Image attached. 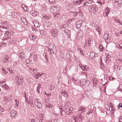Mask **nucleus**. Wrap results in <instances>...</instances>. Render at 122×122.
<instances>
[{"instance_id": "nucleus-1", "label": "nucleus", "mask_w": 122, "mask_h": 122, "mask_svg": "<svg viewBox=\"0 0 122 122\" xmlns=\"http://www.w3.org/2000/svg\"><path fill=\"white\" fill-rule=\"evenodd\" d=\"M22 76L21 75H17L15 77L16 82L18 85H21L22 84L23 81H22Z\"/></svg>"}, {"instance_id": "nucleus-2", "label": "nucleus", "mask_w": 122, "mask_h": 122, "mask_svg": "<svg viewBox=\"0 0 122 122\" xmlns=\"http://www.w3.org/2000/svg\"><path fill=\"white\" fill-rule=\"evenodd\" d=\"M67 104V103H66V106H65L64 107V109H65V111L67 115H70L72 113L71 111L72 110L73 108L72 107H67L66 106Z\"/></svg>"}, {"instance_id": "nucleus-3", "label": "nucleus", "mask_w": 122, "mask_h": 122, "mask_svg": "<svg viewBox=\"0 0 122 122\" xmlns=\"http://www.w3.org/2000/svg\"><path fill=\"white\" fill-rule=\"evenodd\" d=\"M40 100L38 99H35L34 100L35 104L36 107L38 108H40L41 107L42 104L40 102Z\"/></svg>"}, {"instance_id": "nucleus-4", "label": "nucleus", "mask_w": 122, "mask_h": 122, "mask_svg": "<svg viewBox=\"0 0 122 122\" xmlns=\"http://www.w3.org/2000/svg\"><path fill=\"white\" fill-rule=\"evenodd\" d=\"M59 10V8L57 6H53L50 8V12L54 13L55 12L56 13L57 11Z\"/></svg>"}, {"instance_id": "nucleus-5", "label": "nucleus", "mask_w": 122, "mask_h": 122, "mask_svg": "<svg viewBox=\"0 0 122 122\" xmlns=\"http://www.w3.org/2000/svg\"><path fill=\"white\" fill-rule=\"evenodd\" d=\"M89 9L90 11H91V12L93 13L94 14L95 13L98 9V8L97 7H96L95 6H90L89 8Z\"/></svg>"}, {"instance_id": "nucleus-6", "label": "nucleus", "mask_w": 122, "mask_h": 122, "mask_svg": "<svg viewBox=\"0 0 122 122\" xmlns=\"http://www.w3.org/2000/svg\"><path fill=\"white\" fill-rule=\"evenodd\" d=\"M103 38L105 41L107 42H109L110 41L109 35L107 34H105L103 36Z\"/></svg>"}, {"instance_id": "nucleus-7", "label": "nucleus", "mask_w": 122, "mask_h": 122, "mask_svg": "<svg viewBox=\"0 0 122 122\" xmlns=\"http://www.w3.org/2000/svg\"><path fill=\"white\" fill-rule=\"evenodd\" d=\"M16 111L14 110L11 111L10 113L11 117L12 118L15 117L16 115Z\"/></svg>"}, {"instance_id": "nucleus-8", "label": "nucleus", "mask_w": 122, "mask_h": 122, "mask_svg": "<svg viewBox=\"0 0 122 122\" xmlns=\"http://www.w3.org/2000/svg\"><path fill=\"white\" fill-rule=\"evenodd\" d=\"M76 117L77 118L78 120L80 121H82L84 118V117L81 116L80 114H77L76 115Z\"/></svg>"}, {"instance_id": "nucleus-9", "label": "nucleus", "mask_w": 122, "mask_h": 122, "mask_svg": "<svg viewBox=\"0 0 122 122\" xmlns=\"http://www.w3.org/2000/svg\"><path fill=\"white\" fill-rule=\"evenodd\" d=\"M82 21L80 20L77 22L76 23V27L77 28H79L81 25Z\"/></svg>"}, {"instance_id": "nucleus-10", "label": "nucleus", "mask_w": 122, "mask_h": 122, "mask_svg": "<svg viewBox=\"0 0 122 122\" xmlns=\"http://www.w3.org/2000/svg\"><path fill=\"white\" fill-rule=\"evenodd\" d=\"M66 28V26L64 25H60V28L63 30H64V31L65 32L67 33L68 31V30L67 29H64Z\"/></svg>"}, {"instance_id": "nucleus-11", "label": "nucleus", "mask_w": 122, "mask_h": 122, "mask_svg": "<svg viewBox=\"0 0 122 122\" xmlns=\"http://www.w3.org/2000/svg\"><path fill=\"white\" fill-rule=\"evenodd\" d=\"M57 31L56 29H53L52 31V34L53 36H56L57 35Z\"/></svg>"}, {"instance_id": "nucleus-12", "label": "nucleus", "mask_w": 122, "mask_h": 122, "mask_svg": "<svg viewBox=\"0 0 122 122\" xmlns=\"http://www.w3.org/2000/svg\"><path fill=\"white\" fill-rule=\"evenodd\" d=\"M86 81V79H81L80 81V83L81 85H84L85 84V81Z\"/></svg>"}, {"instance_id": "nucleus-13", "label": "nucleus", "mask_w": 122, "mask_h": 122, "mask_svg": "<svg viewBox=\"0 0 122 122\" xmlns=\"http://www.w3.org/2000/svg\"><path fill=\"white\" fill-rule=\"evenodd\" d=\"M67 92H66L64 91H63L61 92V94L63 96H64L65 98L68 97Z\"/></svg>"}, {"instance_id": "nucleus-14", "label": "nucleus", "mask_w": 122, "mask_h": 122, "mask_svg": "<svg viewBox=\"0 0 122 122\" xmlns=\"http://www.w3.org/2000/svg\"><path fill=\"white\" fill-rule=\"evenodd\" d=\"M89 57L91 59H93L95 58V54L94 52H92L90 53Z\"/></svg>"}, {"instance_id": "nucleus-15", "label": "nucleus", "mask_w": 122, "mask_h": 122, "mask_svg": "<svg viewBox=\"0 0 122 122\" xmlns=\"http://www.w3.org/2000/svg\"><path fill=\"white\" fill-rule=\"evenodd\" d=\"M48 50L49 51H50V53L51 55V51H52V53L54 54H56L57 52L55 48L53 50H51L49 49H48Z\"/></svg>"}, {"instance_id": "nucleus-16", "label": "nucleus", "mask_w": 122, "mask_h": 122, "mask_svg": "<svg viewBox=\"0 0 122 122\" xmlns=\"http://www.w3.org/2000/svg\"><path fill=\"white\" fill-rule=\"evenodd\" d=\"M30 12L32 13L34 16H37L39 15V13L36 11H34L33 10H32L30 11Z\"/></svg>"}, {"instance_id": "nucleus-17", "label": "nucleus", "mask_w": 122, "mask_h": 122, "mask_svg": "<svg viewBox=\"0 0 122 122\" xmlns=\"http://www.w3.org/2000/svg\"><path fill=\"white\" fill-rule=\"evenodd\" d=\"M107 56L106 57V62L107 63H108V61H110V60L111 59V56L109 55H107Z\"/></svg>"}, {"instance_id": "nucleus-18", "label": "nucleus", "mask_w": 122, "mask_h": 122, "mask_svg": "<svg viewBox=\"0 0 122 122\" xmlns=\"http://www.w3.org/2000/svg\"><path fill=\"white\" fill-rule=\"evenodd\" d=\"M21 20L22 22L25 25L27 24V22L25 18L24 17H22L21 18Z\"/></svg>"}, {"instance_id": "nucleus-19", "label": "nucleus", "mask_w": 122, "mask_h": 122, "mask_svg": "<svg viewBox=\"0 0 122 122\" xmlns=\"http://www.w3.org/2000/svg\"><path fill=\"white\" fill-rule=\"evenodd\" d=\"M85 111V108L81 107L79 111V112L80 113H81L82 112H84V111Z\"/></svg>"}, {"instance_id": "nucleus-20", "label": "nucleus", "mask_w": 122, "mask_h": 122, "mask_svg": "<svg viewBox=\"0 0 122 122\" xmlns=\"http://www.w3.org/2000/svg\"><path fill=\"white\" fill-rule=\"evenodd\" d=\"M21 59H23L25 56V54L23 52H22L20 53L19 54Z\"/></svg>"}, {"instance_id": "nucleus-21", "label": "nucleus", "mask_w": 122, "mask_h": 122, "mask_svg": "<svg viewBox=\"0 0 122 122\" xmlns=\"http://www.w3.org/2000/svg\"><path fill=\"white\" fill-rule=\"evenodd\" d=\"M9 57L7 56H6L5 58L3 59V61L4 63H7L8 62L9 60L8 59Z\"/></svg>"}, {"instance_id": "nucleus-22", "label": "nucleus", "mask_w": 122, "mask_h": 122, "mask_svg": "<svg viewBox=\"0 0 122 122\" xmlns=\"http://www.w3.org/2000/svg\"><path fill=\"white\" fill-rule=\"evenodd\" d=\"M21 7L25 10L26 11L27 10V6L24 4L22 5Z\"/></svg>"}, {"instance_id": "nucleus-23", "label": "nucleus", "mask_w": 122, "mask_h": 122, "mask_svg": "<svg viewBox=\"0 0 122 122\" xmlns=\"http://www.w3.org/2000/svg\"><path fill=\"white\" fill-rule=\"evenodd\" d=\"M66 58L68 60L71 61V56H70V54L69 53H68L66 54Z\"/></svg>"}, {"instance_id": "nucleus-24", "label": "nucleus", "mask_w": 122, "mask_h": 122, "mask_svg": "<svg viewBox=\"0 0 122 122\" xmlns=\"http://www.w3.org/2000/svg\"><path fill=\"white\" fill-rule=\"evenodd\" d=\"M35 26L36 27H38L40 26V24H39L38 22H35L34 23Z\"/></svg>"}, {"instance_id": "nucleus-25", "label": "nucleus", "mask_w": 122, "mask_h": 122, "mask_svg": "<svg viewBox=\"0 0 122 122\" xmlns=\"http://www.w3.org/2000/svg\"><path fill=\"white\" fill-rule=\"evenodd\" d=\"M114 6L116 7L117 6L120 7L121 6V5H119V4L117 3V2H115H115L114 3Z\"/></svg>"}, {"instance_id": "nucleus-26", "label": "nucleus", "mask_w": 122, "mask_h": 122, "mask_svg": "<svg viewBox=\"0 0 122 122\" xmlns=\"http://www.w3.org/2000/svg\"><path fill=\"white\" fill-rule=\"evenodd\" d=\"M85 84L84 85L85 86H88L89 85V84L90 83V82L88 80H86V81H85Z\"/></svg>"}, {"instance_id": "nucleus-27", "label": "nucleus", "mask_w": 122, "mask_h": 122, "mask_svg": "<svg viewBox=\"0 0 122 122\" xmlns=\"http://www.w3.org/2000/svg\"><path fill=\"white\" fill-rule=\"evenodd\" d=\"M45 107H46L49 108H51L52 107V106L49 103L48 104H46L45 105Z\"/></svg>"}, {"instance_id": "nucleus-28", "label": "nucleus", "mask_w": 122, "mask_h": 122, "mask_svg": "<svg viewBox=\"0 0 122 122\" xmlns=\"http://www.w3.org/2000/svg\"><path fill=\"white\" fill-rule=\"evenodd\" d=\"M40 34L43 35V36H44L46 34V32L43 30H40Z\"/></svg>"}, {"instance_id": "nucleus-29", "label": "nucleus", "mask_w": 122, "mask_h": 122, "mask_svg": "<svg viewBox=\"0 0 122 122\" xmlns=\"http://www.w3.org/2000/svg\"><path fill=\"white\" fill-rule=\"evenodd\" d=\"M99 48L100 49V51H103L104 50V48L101 45H100L99 46Z\"/></svg>"}, {"instance_id": "nucleus-30", "label": "nucleus", "mask_w": 122, "mask_h": 122, "mask_svg": "<svg viewBox=\"0 0 122 122\" xmlns=\"http://www.w3.org/2000/svg\"><path fill=\"white\" fill-rule=\"evenodd\" d=\"M115 1L117 2L119 5H121L122 3V0H115Z\"/></svg>"}, {"instance_id": "nucleus-31", "label": "nucleus", "mask_w": 122, "mask_h": 122, "mask_svg": "<svg viewBox=\"0 0 122 122\" xmlns=\"http://www.w3.org/2000/svg\"><path fill=\"white\" fill-rule=\"evenodd\" d=\"M49 47L48 49H50L51 50H53L55 48V46L51 45L49 46Z\"/></svg>"}, {"instance_id": "nucleus-32", "label": "nucleus", "mask_w": 122, "mask_h": 122, "mask_svg": "<svg viewBox=\"0 0 122 122\" xmlns=\"http://www.w3.org/2000/svg\"><path fill=\"white\" fill-rule=\"evenodd\" d=\"M110 12L109 10H107V12L105 13H104L103 15L104 16H107L108 15V13Z\"/></svg>"}, {"instance_id": "nucleus-33", "label": "nucleus", "mask_w": 122, "mask_h": 122, "mask_svg": "<svg viewBox=\"0 0 122 122\" xmlns=\"http://www.w3.org/2000/svg\"><path fill=\"white\" fill-rule=\"evenodd\" d=\"M36 36L34 35L31 36H30V38L31 40L34 41L36 39Z\"/></svg>"}, {"instance_id": "nucleus-34", "label": "nucleus", "mask_w": 122, "mask_h": 122, "mask_svg": "<svg viewBox=\"0 0 122 122\" xmlns=\"http://www.w3.org/2000/svg\"><path fill=\"white\" fill-rule=\"evenodd\" d=\"M43 118V117L41 115L39 116V118L38 119V120L39 122H42Z\"/></svg>"}, {"instance_id": "nucleus-35", "label": "nucleus", "mask_w": 122, "mask_h": 122, "mask_svg": "<svg viewBox=\"0 0 122 122\" xmlns=\"http://www.w3.org/2000/svg\"><path fill=\"white\" fill-rule=\"evenodd\" d=\"M54 16L55 19L57 18L59 16V14L58 13H55V14H54Z\"/></svg>"}, {"instance_id": "nucleus-36", "label": "nucleus", "mask_w": 122, "mask_h": 122, "mask_svg": "<svg viewBox=\"0 0 122 122\" xmlns=\"http://www.w3.org/2000/svg\"><path fill=\"white\" fill-rule=\"evenodd\" d=\"M16 13L15 12H12V16L14 18H15L16 16Z\"/></svg>"}, {"instance_id": "nucleus-37", "label": "nucleus", "mask_w": 122, "mask_h": 122, "mask_svg": "<svg viewBox=\"0 0 122 122\" xmlns=\"http://www.w3.org/2000/svg\"><path fill=\"white\" fill-rule=\"evenodd\" d=\"M84 69H83V70H86V71H87L89 69L88 67L86 66H85L83 67Z\"/></svg>"}, {"instance_id": "nucleus-38", "label": "nucleus", "mask_w": 122, "mask_h": 122, "mask_svg": "<svg viewBox=\"0 0 122 122\" xmlns=\"http://www.w3.org/2000/svg\"><path fill=\"white\" fill-rule=\"evenodd\" d=\"M2 87H4L5 88L7 89L9 88L7 85V84H5V85H3L2 86Z\"/></svg>"}, {"instance_id": "nucleus-39", "label": "nucleus", "mask_w": 122, "mask_h": 122, "mask_svg": "<svg viewBox=\"0 0 122 122\" xmlns=\"http://www.w3.org/2000/svg\"><path fill=\"white\" fill-rule=\"evenodd\" d=\"M93 1V0H88L86 1V2L87 3L91 4L92 2Z\"/></svg>"}, {"instance_id": "nucleus-40", "label": "nucleus", "mask_w": 122, "mask_h": 122, "mask_svg": "<svg viewBox=\"0 0 122 122\" xmlns=\"http://www.w3.org/2000/svg\"><path fill=\"white\" fill-rule=\"evenodd\" d=\"M7 98L5 97H4V100L5 102L6 103H7L8 102V100L7 99Z\"/></svg>"}, {"instance_id": "nucleus-41", "label": "nucleus", "mask_w": 122, "mask_h": 122, "mask_svg": "<svg viewBox=\"0 0 122 122\" xmlns=\"http://www.w3.org/2000/svg\"><path fill=\"white\" fill-rule=\"evenodd\" d=\"M100 60L101 62L100 63V66H101V67L102 66L104 67V64L102 63V59H101Z\"/></svg>"}, {"instance_id": "nucleus-42", "label": "nucleus", "mask_w": 122, "mask_h": 122, "mask_svg": "<svg viewBox=\"0 0 122 122\" xmlns=\"http://www.w3.org/2000/svg\"><path fill=\"white\" fill-rule=\"evenodd\" d=\"M3 28L4 29H9V27L7 25H5L3 26Z\"/></svg>"}, {"instance_id": "nucleus-43", "label": "nucleus", "mask_w": 122, "mask_h": 122, "mask_svg": "<svg viewBox=\"0 0 122 122\" xmlns=\"http://www.w3.org/2000/svg\"><path fill=\"white\" fill-rule=\"evenodd\" d=\"M15 101L16 102V104L15 105V107H17L18 106V104H19V102L17 100H15Z\"/></svg>"}, {"instance_id": "nucleus-44", "label": "nucleus", "mask_w": 122, "mask_h": 122, "mask_svg": "<svg viewBox=\"0 0 122 122\" xmlns=\"http://www.w3.org/2000/svg\"><path fill=\"white\" fill-rule=\"evenodd\" d=\"M2 70L3 71V72L4 73H5V74H6L7 73V72L6 71V70H5L3 69V68H2Z\"/></svg>"}, {"instance_id": "nucleus-45", "label": "nucleus", "mask_w": 122, "mask_h": 122, "mask_svg": "<svg viewBox=\"0 0 122 122\" xmlns=\"http://www.w3.org/2000/svg\"><path fill=\"white\" fill-rule=\"evenodd\" d=\"M43 17L47 20H48L50 18L49 17L47 16H44Z\"/></svg>"}, {"instance_id": "nucleus-46", "label": "nucleus", "mask_w": 122, "mask_h": 122, "mask_svg": "<svg viewBox=\"0 0 122 122\" xmlns=\"http://www.w3.org/2000/svg\"><path fill=\"white\" fill-rule=\"evenodd\" d=\"M49 1L50 3H54L55 1V0H49Z\"/></svg>"}, {"instance_id": "nucleus-47", "label": "nucleus", "mask_w": 122, "mask_h": 122, "mask_svg": "<svg viewBox=\"0 0 122 122\" xmlns=\"http://www.w3.org/2000/svg\"><path fill=\"white\" fill-rule=\"evenodd\" d=\"M120 107H121L122 108V104L121 103H120L119 104L118 106V107L119 108Z\"/></svg>"}, {"instance_id": "nucleus-48", "label": "nucleus", "mask_w": 122, "mask_h": 122, "mask_svg": "<svg viewBox=\"0 0 122 122\" xmlns=\"http://www.w3.org/2000/svg\"><path fill=\"white\" fill-rule=\"evenodd\" d=\"M93 41L91 40V38H89L88 39V42H89L92 43Z\"/></svg>"}, {"instance_id": "nucleus-49", "label": "nucleus", "mask_w": 122, "mask_h": 122, "mask_svg": "<svg viewBox=\"0 0 122 122\" xmlns=\"http://www.w3.org/2000/svg\"><path fill=\"white\" fill-rule=\"evenodd\" d=\"M80 54L81 55H84L82 50H80Z\"/></svg>"}, {"instance_id": "nucleus-50", "label": "nucleus", "mask_w": 122, "mask_h": 122, "mask_svg": "<svg viewBox=\"0 0 122 122\" xmlns=\"http://www.w3.org/2000/svg\"><path fill=\"white\" fill-rule=\"evenodd\" d=\"M81 3V2H80V0L78 1H76V2H75V4H77V3H78L79 4H80Z\"/></svg>"}, {"instance_id": "nucleus-51", "label": "nucleus", "mask_w": 122, "mask_h": 122, "mask_svg": "<svg viewBox=\"0 0 122 122\" xmlns=\"http://www.w3.org/2000/svg\"><path fill=\"white\" fill-rule=\"evenodd\" d=\"M10 68L9 69V70L10 71V73L11 74H13V71L11 69L10 70Z\"/></svg>"}, {"instance_id": "nucleus-52", "label": "nucleus", "mask_w": 122, "mask_h": 122, "mask_svg": "<svg viewBox=\"0 0 122 122\" xmlns=\"http://www.w3.org/2000/svg\"><path fill=\"white\" fill-rule=\"evenodd\" d=\"M79 15H80L81 16L82 15V12L81 10H80L79 12Z\"/></svg>"}, {"instance_id": "nucleus-53", "label": "nucleus", "mask_w": 122, "mask_h": 122, "mask_svg": "<svg viewBox=\"0 0 122 122\" xmlns=\"http://www.w3.org/2000/svg\"><path fill=\"white\" fill-rule=\"evenodd\" d=\"M12 12H8V14L10 16H11L12 15Z\"/></svg>"}, {"instance_id": "nucleus-54", "label": "nucleus", "mask_w": 122, "mask_h": 122, "mask_svg": "<svg viewBox=\"0 0 122 122\" xmlns=\"http://www.w3.org/2000/svg\"><path fill=\"white\" fill-rule=\"evenodd\" d=\"M54 85H52L51 86V90H52L53 88H54Z\"/></svg>"}, {"instance_id": "nucleus-55", "label": "nucleus", "mask_w": 122, "mask_h": 122, "mask_svg": "<svg viewBox=\"0 0 122 122\" xmlns=\"http://www.w3.org/2000/svg\"><path fill=\"white\" fill-rule=\"evenodd\" d=\"M22 95L23 96V97L26 96V95L25 94V92H23L22 93Z\"/></svg>"}, {"instance_id": "nucleus-56", "label": "nucleus", "mask_w": 122, "mask_h": 122, "mask_svg": "<svg viewBox=\"0 0 122 122\" xmlns=\"http://www.w3.org/2000/svg\"><path fill=\"white\" fill-rule=\"evenodd\" d=\"M0 116L2 117H4L5 116V115L0 113Z\"/></svg>"}, {"instance_id": "nucleus-57", "label": "nucleus", "mask_w": 122, "mask_h": 122, "mask_svg": "<svg viewBox=\"0 0 122 122\" xmlns=\"http://www.w3.org/2000/svg\"><path fill=\"white\" fill-rule=\"evenodd\" d=\"M114 69H117L118 68V66L117 65H115L114 66Z\"/></svg>"}, {"instance_id": "nucleus-58", "label": "nucleus", "mask_w": 122, "mask_h": 122, "mask_svg": "<svg viewBox=\"0 0 122 122\" xmlns=\"http://www.w3.org/2000/svg\"><path fill=\"white\" fill-rule=\"evenodd\" d=\"M9 32L10 33V35H13V31H10Z\"/></svg>"}, {"instance_id": "nucleus-59", "label": "nucleus", "mask_w": 122, "mask_h": 122, "mask_svg": "<svg viewBox=\"0 0 122 122\" xmlns=\"http://www.w3.org/2000/svg\"><path fill=\"white\" fill-rule=\"evenodd\" d=\"M71 79L73 81H74V82H76V80L75 79L74 77H72V78H71Z\"/></svg>"}, {"instance_id": "nucleus-60", "label": "nucleus", "mask_w": 122, "mask_h": 122, "mask_svg": "<svg viewBox=\"0 0 122 122\" xmlns=\"http://www.w3.org/2000/svg\"><path fill=\"white\" fill-rule=\"evenodd\" d=\"M30 121L31 122H35V120L34 119H31Z\"/></svg>"}, {"instance_id": "nucleus-61", "label": "nucleus", "mask_w": 122, "mask_h": 122, "mask_svg": "<svg viewBox=\"0 0 122 122\" xmlns=\"http://www.w3.org/2000/svg\"><path fill=\"white\" fill-rule=\"evenodd\" d=\"M5 109H3L2 108H1V109H0V111H1V112H4L5 111Z\"/></svg>"}, {"instance_id": "nucleus-62", "label": "nucleus", "mask_w": 122, "mask_h": 122, "mask_svg": "<svg viewBox=\"0 0 122 122\" xmlns=\"http://www.w3.org/2000/svg\"><path fill=\"white\" fill-rule=\"evenodd\" d=\"M49 101L48 99H46L45 101V102L46 103H48L49 102Z\"/></svg>"}, {"instance_id": "nucleus-63", "label": "nucleus", "mask_w": 122, "mask_h": 122, "mask_svg": "<svg viewBox=\"0 0 122 122\" xmlns=\"http://www.w3.org/2000/svg\"><path fill=\"white\" fill-rule=\"evenodd\" d=\"M73 118L74 119V120L75 121H76L77 120V117H75V116H74L73 117Z\"/></svg>"}, {"instance_id": "nucleus-64", "label": "nucleus", "mask_w": 122, "mask_h": 122, "mask_svg": "<svg viewBox=\"0 0 122 122\" xmlns=\"http://www.w3.org/2000/svg\"><path fill=\"white\" fill-rule=\"evenodd\" d=\"M74 19L73 18H72V19H71L69 20L68 21H69L70 22L72 21V20H73Z\"/></svg>"}]
</instances>
